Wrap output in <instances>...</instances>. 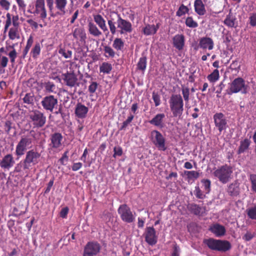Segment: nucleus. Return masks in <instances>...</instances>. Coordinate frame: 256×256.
<instances>
[{
	"instance_id": "obj_1",
	"label": "nucleus",
	"mask_w": 256,
	"mask_h": 256,
	"mask_svg": "<svg viewBox=\"0 0 256 256\" xmlns=\"http://www.w3.org/2000/svg\"><path fill=\"white\" fill-rule=\"evenodd\" d=\"M40 156V153L36 150L32 149L27 151L24 158L15 167V171L28 174L33 166L38 164Z\"/></svg>"
},
{
	"instance_id": "obj_2",
	"label": "nucleus",
	"mask_w": 256,
	"mask_h": 256,
	"mask_svg": "<svg viewBox=\"0 0 256 256\" xmlns=\"http://www.w3.org/2000/svg\"><path fill=\"white\" fill-rule=\"evenodd\" d=\"M46 2L52 17L66 14L68 0H46Z\"/></svg>"
},
{
	"instance_id": "obj_3",
	"label": "nucleus",
	"mask_w": 256,
	"mask_h": 256,
	"mask_svg": "<svg viewBox=\"0 0 256 256\" xmlns=\"http://www.w3.org/2000/svg\"><path fill=\"white\" fill-rule=\"evenodd\" d=\"M169 104L174 117L180 118L184 112V103L182 97L180 94H173L170 97Z\"/></svg>"
},
{
	"instance_id": "obj_4",
	"label": "nucleus",
	"mask_w": 256,
	"mask_h": 256,
	"mask_svg": "<svg viewBox=\"0 0 256 256\" xmlns=\"http://www.w3.org/2000/svg\"><path fill=\"white\" fill-rule=\"evenodd\" d=\"M203 242L210 249L221 252H226L230 250L232 248L230 243L226 240L209 238L208 239H204Z\"/></svg>"
},
{
	"instance_id": "obj_5",
	"label": "nucleus",
	"mask_w": 256,
	"mask_h": 256,
	"mask_svg": "<svg viewBox=\"0 0 256 256\" xmlns=\"http://www.w3.org/2000/svg\"><path fill=\"white\" fill-rule=\"evenodd\" d=\"M28 12L44 20L48 16L44 0H35L33 6H29Z\"/></svg>"
},
{
	"instance_id": "obj_6",
	"label": "nucleus",
	"mask_w": 256,
	"mask_h": 256,
	"mask_svg": "<svg viewBox=\"0 0 256 256\" xmlns=\"http://www.w3.org/2000/svg\"><path fill=\"white\" fill-rule=\"evenodd\" d=\"M232 168L230 166L225 164L216 169L213 175L222 183L225 184L228 182L232 178Z\"/></svg>"
},
{
	"instance_id": "obj_7",
	"label": "nucleus",
	"mask_w": 256,
	"mask_h": 256,
	"mask_svg": "<svg viewBox=\"0 0 256 256\" xmlns=\"http://www.w3.org/2000/svg\"><path fill=\"white\" fill-rule=\"evenodd\" d=\"M249 86L246 84L245 80L242 78H237L234 79L229 84V92L228 94L240 92L242 94H246L248 92Z\"/></svg>"
},
{
	"instance_id": "obj_8",
	"label": "nucleus",
	"mask_w": 256,
	"mask_h": 256,
	"mask_svg": "<svg viewBox=\"0 0 256 256\" xmlns=\"http://www.w3.org/2000/svg\"><path fill=\"white\" fill-rule=\"evenodd\" d=\"M150 139L154 145L160 151H165L167 149L166 140L162 134L158 130L151 131Z\"/></svg>"
},
{
	"instance_id": "obj_9",
	"label": "nucleus",
	"mask_w": 256,
	"mask_h": 256,
	"mask_svg": "<svg viewBox=\"0 0 256 256\" xmlns=\"http://www.w3.org/2000/svg\"><path fill=\"white\" fill-rule=\"evenodd\" d=\"M28 116L34 128H41L46 124V116L40 110H32Z\"/></svg>"
},
{
	"instance_id": "obj_10",
	"label": "nucleus",
	"mask_w": 256,
	"mask_h": 256,
	"mask_svg": "<svg viewBox=\"0 0 256 256\" xmlns=\"http://www.w3.org/2000/svg\"><path fill=\"white\" fill-rule=\"evenodd\" d=\"M32 139L28 136L21 137L16 148V155L18 157L23 156L26 150L31 148Z\"/></svg>"
},
{
	"instance_id": "obj_11",
	"label": "nucleus",
	"mask_w": 256,
	"mask_h": 256,
	"mask_svg": "<svg viewBox=\"0 0 256 256\" xmlns=\"http://www.w3.org/2000/svg\"><path fill=\"white\" fill-rule=\"evenodd\" d=\"M118 212L121 220L124 222L130 224L135 221V213L133 214L126 204L120 205L118 209Z\"/></svg>"
},
{
	"instance_id": "obj_12",
	"label": "nucleus",
	"mask_w": 256,
	"mask_h": 256,
	"mask_svg": "<svg viewBox=\"0 0 256 256\" xmlns=\"http://www.w3.org/2000/svg\"><path fill=\"white\" fill-rule=\"evenodd\" d=\"M101 246L95 241L89 242L85 246L83 256H96L100 252Z\"/></svg>"
},
{
	"instance_id": "obj_13",
	"label": "nucleus",
	"mask_w": 256,
	"mask_h": 256,
	"mask_svg": "<svg viewBox=\"0 0 256 256\" xmlns=\"http://www.w3.org/2000/svg\"><path fill=\"white\" fill-rule=\"evenodd\" d=\"M117 28L121 34L131 33L132 31V26L130 22L123 19L120 14H117Z\"/></svg>"
},
{
	"instance_id": "obj_14",
	"label": "nucleus",
	"mask_w": 256,
	"mask_h": 256,
	"mask_svg": "<svg viewBox=\"0 0 256 256\" xmlns=\"http://www.w3.org/2000/svg\"><path fill=\"white\" fill-rule=\"evenodd\" d=\"M144 236L145 241L150 246L155 245L158 242V236L153 226H148L145 229Z\"/></svg>"
},
{
	"instance_id": "obj_15",
	"label": "nucleus",
	"mask_w": 256,
	"mask_h": 256,
	"mask_svg": "<svg viewBox=\"0 0 256 256\" xmlns=\"http://www.w3.org/2000/svg\"><path fill=\"white\" fill-rule=\"evenodd\" d=\"M58 103V98L52 95L46 96L41 102L44 109L50 112H52L54 108L57 106Z\"/></svg>"
},
{
	"instance_id": "obj_16",
	"label": "nucleus",
	"mask_w": 256,
	"mask_h": 256,
	"mask_svg": "<svg viewBox=\"0 0 256 256\" xmlns=\"http://www.w3.org/2000/svg\"><path fill=\"white\" fill-rule=\"evenodd\" d=\"M214 124L220 132L226 129L227 120L225 116L222 112H217L213 116Z\"/></svg>"
},
{
	"instance_id": "obj_17",
	"label": "nucleus",
	"mask_w": 256,
	"mask_h": 256,
	"mask_svg": "<svg viewBox=\"0 0 256 256\" xmlns=\"http://www.w3.org/2000/svg\"><path fill=\"white\" fill-rule=\"evenodd\" d=\"M63 136L60 132H54L50 136V146L52 149H58L62 146Z\"/></svg>"
},
{
	"instance_id": "obj_18",
	"label": "nucleus",
	"mask_w": 256,
	"mask_h": 256,
	"mask_svg": "<svg viewBox=\"0 0 256 256\" xmlns=\"http://www.w3.org/2000/svg\"><path fill=\"white\" fill-rule=\"evenodd\" d=\"M62 77L66 84L70 88L74 86L78 80L74 72H67L62 74Z\"/></svg>"
},
{
	"instance_id": "obj_19",
	"label": "nucleus",
	"mask_w": 256,
	"mask_h": 256,
	"mask_svg": "<svg viewBox=\"0 0 256 256\" xmlns=\"http://www.w3.org/2000/svg\"><path fill=\"white\" fill-rule=\"evenodd\" d=\"M14 22V26H12L9 30L8 36L11 40H18L20 38V32H21L20 24V22Z\"/></svg>"
},
{
	"instance_id": "obj_20",
	"label": "nucleus",
	"mask_w": 256,
	"mask_h": 256,
	"mask_svg": "<svg viewBox=\"0 0 256 256\" xmlns=\"http://www.w3.org/2000/svg\"><path fill=\"white\" fill-rule=\"evenodd\" d=\"M166 116L164 113L156 114L152 120H149V123L156 127L162 128L164 126Z\"/></svg>"
},
{
	"instance_id": "obj_21",
	"label": "nucleus",
	"mask_w": 256,
	"mask_h": 256,
	"mask_svg": "<svg viewBox=\"0 0 256 256\" xmlns=\"http://www.w3.org/2000/svg\"><path fill=\"white\" fill-rule=\"evenodd\" d=\"M88 112V107L80 102H78L75 108L74 114L76 116L79 118H86Z\"/></svg>"
},
{
	"instance_id": "obj_22",
	"label": "nucleus",
	"mask_w": 256,
	"mask_h": 256,
	"mask_svg": "<svg viewBox=\"0 0 256 256\" xmlns=\"http://www.w3.org/2000/svg\"><path fill=\"white\" fill-rule=\"evenodd\" d=\"M93 16L94 22L107 36L109 34V32L106 26L105 20L100 14L94 15Z\"/></svg>"
},
{
	"instance_id": "obj_23",
	"label": "nucleus",
	"mask_w": 256,
	"mask_h": 256,
	"mask_svg": "<svg viewBox=\"0 0 256 256\" xmlns=\"http://www.w3.org/2000/svg\"><path fill=\"white\" fill-rule=\"evenodd\" d=\"M14 164V160L12 154L5 156L0 162V166L4 169L9 170Z\"/></svg>"
},
{
	"instance_id": "obj_24",
	"label": "nucleus",
	"mask_w": 256,
	"mask_h": 256,
	"mask_svg": "<svg viewBox=\"0 0 256 256\" xmlns=\"http://www.w3.org/2000/svg\"><path fill=\"white\" fill-rule=\"evenodd\" d=\"M185 38L182 34L175 35L172 38V44L174 48L178 50H182L184 46Z\"/></svg>"
},
{
	"instance_id": "obj_25",
	"label": "nucleus",
	"mask_w": 256,
	"mask_h": 256,
	"mask_svg": "<svg viewBox=\"0 0 256 256\" xmlns=\"http://www.w3.org/2000/svg\"><path fill=\"white\" fill-rule=\"evenodd\" d=\"M198 46L204 50H212L214 48V42L210 38L203 37L200 39Z\"/></svg>"
},
{
	"instance_id": "obj_26",
	"label": "nucleus",
	"mask_w": 256,
	"mask_h": 256,
	"mask_svg": "<svg viewBox=\"0 0 256 256\" xmlns=\"http://www.w3.org/2000/svg\"><path fill=\"white\" fill-rule=\"evenodd\" d=\"M210 230L217 237L224 236L226 232L224 226L218 224H216L211 226Z\"/></svg>"
},
{
	"instance_id": "obj_27",
	"label": "nucleus",
	"mask_w": 256,
	"mask_h": 256,
	"mask_svg": "<svg viewBox=\"0 0 256 256\" xmlns=\"http://www.w3.org/2000/svg\"><path fill=\"white\" fill-rule=\"evenodd\" d=\"M14 22H19V16L16 15H12L10 13L8 12L6 14V20L4 22V31L6 32L10 26L12 24L14 26Z\"/></svg>"
},
{
	"instance_id": "obj_28",
	"label": "nucleus",
	"mask_w": 256,
	"mask_h": 256,
	"mask_svg": "<svg viewBox=\"0 0 256 256\" xmlns=\"http://www.w3.org/2000/svg\"><path fill=\"white\" fill-rule=\"evenodd\" d=\"M88 30L90 35L95 38H99L102 35V31L99 30L96 24L92 22H88Z\"/></svg>"
},
{
	"instance_id": "obj_29",
	"label": "nucleus",
	"mask_w": 256,
	"mask_h": 256,
	"mask_svg": "<svg viewBox=\"0 0 256 256\" xmlns=\"http://www.w3.org/2000/svg\"><path fill=\"white\" fill-rule=\"evenodd\" d=\"M74 38L82 42H85L86 39V34L84 30L82 28H76L72 32Z\"/></svg>"
},
{
	"instance_id": "obj_30",
	"label": "nucleus",
	"mask_w": 256,
	"mask_h": 256,
	"mask_svg": "<svg viewBox=\"0 0 256 256\" xmlns=\"http://www.w3.org/2000/svg\"><path fill=\"white\" fill-rule=\"evenodd\" d=\"M188 210L196 216H202L206 208L196 204H191L188 205Z\"/></svg>"
},
{
	"instance_id": "obj_31",
	"label": "nucleus",
	"mask_w": 256,
	"mask_h": 256,
	"mask_svg": "<svg viewBox=\"0 0 256 256\" xmlns=\"http://www.w3.org/2000/svg\"><path fill=\"white\" fill-rule=\"evenodd\" d=\"M195 12L199 16H204L206 14L205 5L202 0H195L194 2Z\"/></svg>"
},
{
	"instance_id": "obj_32",
	"label": "nucleus",
	"mask_w": 256,
	"mask_h": 256,
	"mask_svg": "<svg viewBox=\"0 0 256 256\" xmlns=\"http://www.w3.org/2000/svg\"><path fill=\"white\" fill-rule=\"evenodd\" d=\"M159 24L156 25L147 24L142 29V32L146 36L153 35L156 33L159 28Z\"/></svg>"
},
{
	"instance_id": "obj_33",
	"label": "nucleus",
	"mask_w": 256,
	"mask_h": 256,
	"mask_svg": "<svg viewBox=\"0 0 256 256\" xmlns=\"http://www.w3.org/2000/svg\"><path fill=\"white\" fill-rule=\"evenodd\" d=\"M236 16L232 14L231 11H230L224 20V23L228 27L234 28L236 26Z\"/></svg>"
},
{
	"instance_id": "obj_34",
	"label": "nucleus",
	"mask_w": 256,
	"mask_h": 256,
	"mask_svg": "<svg viewBox=\"0 0 256 256\" xmlns=\"http://www.w3.org/2000/svg\"><path fill=\"white\" fill-rule=\"evenodd\" d=\"M227 192L232 196H237L239 194V187L236 182L230 184L228 188Z\"/></svg>"
},
{
	"instance_id": "obj_35",
	"label": "nucleus",
	"mask_w": 256,
	"mask_h": 256,
	"mask_svg": "<svg viewBox=\"0 0 256 256\" xmlns=\"http://www.w3.org/2000/svg\"><path fill=\"white\" fill-rule=\"evenodd\" d=\"M42 46V44L38 42H36L35 43L34 46L32 48L30 52V55L34 58H37L40 56Z\"/></svg>"
},
{
	"instance_id": "obj_36",
	"label": "nucleus",
	"mask_w": 256,
	"mask_h": 256,
	"mask_svg": "<svg viewBox=\"0 0 256 256\" xmlns=\"http://www.w3.org/2000/svg\"><path fill=\"white\" fill-rule=\"evenodd\" d=\"M184 174L186 176L188 182H194L200 177V172L195 170H185Z\"/></svg>"
},
{
	"instance_id": "obj_37",
	"label": "nucleus",
	"mask_w": 256,
	"mask_h": 256,
	"mask_svg": "<svg viewBox=\"0 0 256 256\" xmlns=\"http://www.w3.org/2000/svg\"><path fill=\"white\" fill-rule=\"evenodd\" d=\"M251 141L248 138H244L243 140L240 141V146L238 147V153L242 154L250 146Z\"/></svg>"
},
{
	"instance_id": "obj_38",
	"label": "nucleus",
	"mask_w": 256,
	"mask_h": 256,
	"mask_svg": "<svg viewBox=\"0 0 256 256\" xmlns=\"http://www.w3.org/2000/svg\"><path fill=\"white\" fill-rule=\"evenodd\" d=\"M147 64V58L146 56H142L140 58L137 64V69L144 72L146 69Z\"/></svg>"
},
{
	"instance_id": "obj_39",
	"label": "nucleus",
	"mask_w": 256,
	"mask_h": 256,
	"mask_svg": "<svg viewBox=\"0 0 256 256\" xmlns=\"http://www.w3.org/2000/svg\"><path fill=\"white\" fill-rule=\"evenodd\" d=\"M44 90L48 93H56V86L55 84L52 82H47L44 83Z\"/></svg>"
},
{
	"instance_id": "obj_40",
	"label": "nucleus",
	"mask_w": 256,
	"mask_h": 256,
	"mask_svg": "<svg viewBox=\"0 0 256 256\" xmlns=\"http://www.w3.org/2000/svg\"><path fill=\"white\" fill-rule=\"evenodd\" d=\"M124 42L120 38H116L112 44V47L117 51L122 50L124 47Z\"/></svg>"
},
{
	"instance_id": "obj_41",
	"label": "nucleus",
	"mask_w": 256,
	"mask_h": 256,
	"mask_svg": "<svg viewBox=\"0 0 256 256\" xmlns=\"http://www.w3.org/2000/svg\"><path fill=\"white\" fill-rule=\"evenodd\" d=\"M182 93V97L186 103H188L190 100V89L188 86H186L184 85H182L181 88Z\"/></svg>"
},
{
	"instance_id": "obj_42",
	"label": "nucleus",
	"mask_w": 256,
	"mask_h": 256,
	"mask_svg": "<svg viewBox=\"0 0 256 256\" xmlns=\"http://www.w3.org/2000/svg\"><path fill=\"white\" fill-rule=\"evenodd\" d=\"M104 56L107 58H113L115 56L116 52L110 46H104Z\"/></svg>"
},
{
	"instance_id": "obj_43",
	"label": "nucleus",
	"mask_w": 256,
	"mask_h": 256,
	"mask_svg": "<svg viewBox=\"0 0 256 256\" xmlns=\"http://www.w3.org/2000/svg\"><path fill=\"white\" fill-rule=\"evenodd\" d=\"M112 70V64L106 62H103L100 67V72L104 74H110Z\"/></svg>"
},
{
	"instance_id": "obj_44",
	"label": "nucleus",
	"mask_w": 256,
	"mask_h": 256,
	"mask_svg": "<svg viewBox=\"0 0 256 256\" xmlns=\"http://www.w3.org/2000/svg\"><path fill=\"white\" fill-rule=\"evenodd\" d=\"M220 78L219 71L218 70H214L210 74L207 76L208 80L211 82H214Z\"/></svg>"
},
{
	"instance_id": "obj_45",
	"label": "nucleus",
	"mask_w": 256,
	"mask_h": 256,
	"mask_svg": "<svg viewBox=\"0 0 256 256\" xmlns=\"http://www.w3.org/2000/svg\"><path fill=\"white\" fill-rule=\"evenodd\" d=\"M186 25L190 28H196L198 26V22L194 20L192 16H188L186 20Z\"/></svg>"
},
{
	"instance_id": "obj_46",
	"label": "nucleus",
	"mask_w": 256,
	"mask_h": 256,
	"mask_svg": "<svg viewBox=\"0 0 256 256\" xmlns=\"http://www.w3.org/2000/svg\"><path fill=\"white\" fill-rule=\"evenodd\" d=\"M189 12V9L186 6H185L184 4H182L179 7L178 10L176 12V16H182L185 14L186 13H188Z\"/></svg>"
},
{
	"instance_id": "obj_47",
	"label": "nucleus",
	"mask_w": 256,
	"mask_h": 256,
	"mask_svg": "<svg viewBox=\"0 0 256 256\" xmlns=\"http://www.w3.org/2000/svg\"><path fill=\"white\" fill-rule=\"evenodd\" d=\"M246 212L250 218L256 220V206L247 208Z\"/></svg>"
},
{
	"instance_id": "obj_48",
	"label": "nucleus",
	"mask_w": 256,
	"mask_h": 256,
	"mask_svg": "<svg viewBox=\"0 0 256 256\" xmlns=\"http://www.w3.org/2000/svg\"><path fill=\"white\" fill-rule=\"evenodd\" d=\"M202 184L206 194H208L210 190L211 182L208 179H202L201 180Z\"/></svg>"
},
{
	"instance_id": "obj_49",
	"label": "nucleus",
	"mask_w": 256,
	"mask_h": 256,
	"mask_svg": "<svg viewBox=\"0 0 256 256\" xmlns=\"http://www.w3.org/2000/svg\"><path fill=\"white\" fill-rule=\"evenodd\" d=\"M152 98L156 106H158L160 104V97L158 92H156L154 91L152 92Z\"/></svg>"
},
{
	"instance_id": "obj_50",
	"label": "nucleus",
	"mask_w": 256,
	"mask_h": 256,
	"mask_svg": "<svg viewBox=\"0 0 256 256\" xmlns=\"http://www.w3.org/2000/svg\"><path fill=\"white\" fill-rule=\"evenodd\" d=\"M108 24L109 26L110 30L112 34H114L116 32V28L115 26V22L112 19L108 20Z\"/></svg>"
},
{
	"instance_id": "obj_51",
	"label": "nucleus",
	"mask_w": 256,
	"mask_h": 256,
	"mask_svg": "<svg viewBox=\"0 0 256 256\" xmlns=\"http://www.w3.org/2000/svg\"><path fill=\"white\" fill-rule=\"evenodd\" d=\"M58 53L66 58H70L72 56V52L71 50L66 51L65 49L62 48L58 50Z\"/></svg>"
},
{
	"instance_id": "obj_52",
	"label": "nucleus",
	"mask_w": 256,
	"mask_h": 256,
	"mask_svg": "<svg viewBox=\"0 0 256 256\" xmlns=\"http://www.w3.org/2000/svg\"><path fill=\"white\" fill-rule=\"evenodd\" d=\"M134 116L132 114H130V116H128L126 120L122 122V125L120 128V130H124L127 127L128 124L132 122V121L134 119Z\"/></svg>"
},
{
	"instance_id": "obj_53",
	"label": "nucleus",
	"mask_w": 256,
	"mask_h": 256,
	"mask_svg": "<svg viewBox=\"0 0 256 256\" xmlns=\"http://www.w3.org/2000/svg\"><path fill=\"white\" fill-rule=\"evenodd\" d=\"M250 180L252 184V190L256 192V174H251L250 176Z\"/></svg>"
},
{
	"instance_id": "obj_54",
	"label": "nucleus",
	"mask_w": 256,
	"mask_h": 256,
	"mask_svg": "<svg viewBox=\"0 0 256 256\" xmlns=\"http://www.w3.org/2000/svg\"><path fill=\"white\" fill-rule=\"evenodd\" d=\"M196 196L200 199H203L205 198V195L203 194L201 190L198 186L195 187V190L194 191Z\"/></svg>"
},
{
	"instance_id": "obj_55",
	"label": "nucleus",
	"mask_w": 256,
	"mask_h": 256,
	"mask_svg": "<svg viewBox=\"0 0 256 256\" xmlns=\"http://www.w3.org/2000/svg\"><path fill=\"white\" fill-rule=\"evenodd\" d=\"M98 86V84L96 82H92L88 86V92L90 94H94Z\"/></svg>"
},
{
	"instance_id": "obj_56",
	"label": "nucleus",
	"mask_w": 256,
	"mask_h": 256,
	"mask_svg": "<svg viewBox=\"0 0 256 256\" xmlns=\"http://www.w3.org/2000/svg\"><path fill=\"white\" fill-rule=\"evenodd\" d=\"M0 6L2 9L8 10L10 9V3L8 0L0 1Z\"/></svg>"
},
{
	"instance_id": "obj_57",
	"label": "nucleus",
	"mask_w": 256,
	"mask_h": 256,
	"mask_svg": "<svg viewBox=\"0 0 256 256\" xmlns=\"http://www.w3.org/2000/svg\"><path fill=\"white\" fill-rule=\"evenodd\" d=\"M114 154H113V156L116 158V156H121L122 154V149L120 146H115L114 148Z\"/></svg>"
},
{
	"instance_id": "obj_58",
	"label": "nucleus",
	"mask_w": 256,
	"mask_h": 256,
	"mask_svg": "<svg viewBox=\"0 0 256 256\" xmlns=\"http://www.w3.org/2000/svg\"><path fill=\"white\" fill-rule=\"evenodd\" d=\"M68 151L66 150L63 154L62 156V158L59 160V162H60V164L62 165H64V162H67L68 160Z\"/></svg>"
},
{
	"instance_id": "obj_59",
	"label": "nucleus",
	"mask_w": 256,
	"mask_h": 256,
	"mask_svg": "<svg viewBox=\"0 0 256 256\" xmlns=\"http://www.w3.org/2000/svg\"><path fill=\"white\" fill-rule=\"evenodd\" d=\"M249 20L251 26H256V13L252 14L249 18Z\"/></svg>"
},
{
	"instance_id": "obj_60",
	"label": "nucleus",
	"mask_w": 256,
	"mask_h": 256,
	"mask_svg": "<svg viewBox=\"0 0 256 256\" xmlns=\"http://www.w3.org/2000/svg\"><path fill=\"white\" fill-rule=\"evenodd\" d=\"M24 102L28 104H31L32 103L34 99L30 94H26L23 98Z\"/></svg>"
},
{
	"instance_id": "obj_61",
	"label": "nucleus",
	"mask_w": 256,
	"mask_h": 256,
	"mask_svg": "<svg viewBox=\"0 0 256 256\" xmlns=\"http://www.w3.org/2000/svg\"><path fill=\"white\" fill-rule=\"evenodd\" d=\"M69 209L66 206L62 208L60 213V216L62 218H66Z\"/></svg>"
},
{
	"instance_id": "obj_62",
	"label": "nucleus",
	"mask_w": 256,
	"mask_h": 256,
	"mask_svg": "<svg viewBox=\"0 0 256 256\" xmlns=\"http://www.w3.org/2000/svg\"><path fill=\"white\" fill-rule=\"evenodd\" d=\"M12 122L10 121H9V120L6 121L5 124H4V130H5L6 132L8 134H9L10 130L12 128Z\"/></svg>"
},
{
	"instance_id": "obj_63",
	"label": "nucleus",
	"mask_w": 256,
	"mask_h": 256,
	"mask_svg": "<svg viewBox=\"0 0 256 256\" xmlns=\"http://www.w3.org/2000/svg\"><path fill=\"white\" fill-rule=\"evenodd\" d=\"M82 166V164L80 162L74 163L72 166V171L76 172L80 169Z\"/></svg>"
},
{
	"instance_id": "obj_64",
	"label": "nucleus",
	"mask_w": 256,
	"mask_h": 256,
	"mask_svg": "<svg viewBox=\"0 0 256 256\" xmlns=\"http://www.w3.org/2000/svg\"><path fill=\"white\" fill-rule=\"evenodd\" d=\"M180 248L177 244H175L173 247V252L172 256H179Z\"/></svg>"
}]
</instances>
